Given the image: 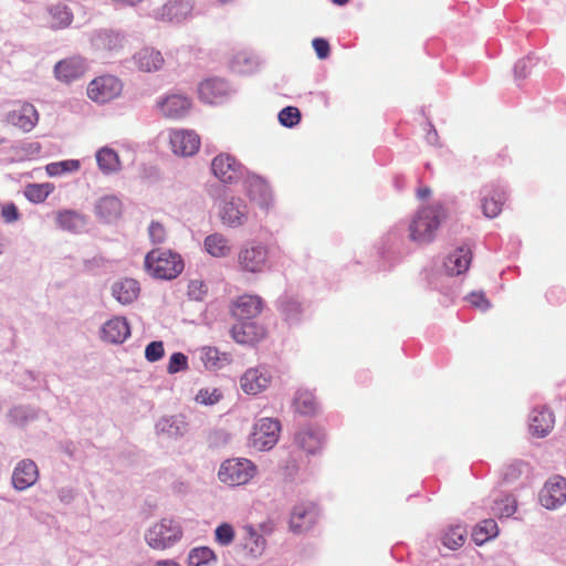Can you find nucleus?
<instances>
[{"label":"nucleus","instance_id":"50","mask_svg":"<svg viewBox=\"0 0 566 566\" xmlns=\"http://www.w3.org/2000/svg\"><path fill=\"white\" fill-rule=\"evenodd\" d=\"M277 118L282 126L292 128L300 123L301 113L297 107L286 106L280 111Z\"/></svg>","mask_w":566,"mask_h":566},{"label":"nucleus","instance_id":"58","mask_svg":"<svg viewBox=\"0 0 566 566\" xmlns=\"http://www.w3.org/2000/svg\"><path fill=\"white\" fill-rule=\"evenodd\" d=\"M312 44L318 59L323 60L328 57L331 48L329 43L325 39L315 38Z\"/></svg>","mask_w":566,"mask_h":566},{"label":"nucleus","instance_id":"36","mask_svg":"<svg viewBox=\"0 0 566 566\" xmlns=\"http://www.w3.org/2000/svg\"><path fill=\"white\" fill-rule=\"evenodd\" d=\"M243 531V546L248 551L249 555L253 558L262 556L266 547L264 536L252 525H245Z\"/></svg>","mask_w":566,"mask_h":566},{"label":"nucleus","instance_id":"55","mask_svg":"<svg viewBox=\"0 0 566 566\" xmlns=\"http://www.w3.org/2000/svg\"><path fill=\"white\" fill-rule=\"evenodd\" d=\"M148 235L154 244L164 243L167 238L165 227L158 221H151L148 227Z\"/></svg>","mask_w":566,"mask_h":566},{"label":"nucleus","instance_id":"56","mask_svg":"<svg viewBox=\"0 0 566 566\" xmlns=\"http://www.w3.org/2000/svg\"><path fill=\"white\" fill-rule=\"evenodd\" d=\"M207 294V285L201 280H191L188 285V295L191 300L201 301Z\"/></svg>","mask_w":566,"mask_h":566},{"label":"nucleus","instance_id":"14","mask_svg":"<svg viewBox=\"0 0 566 566\" xmlns=\"http://www.w3.org/2000/svg\"><path fill=\"white\" fill-rule=\"evenodd\" d=\"M232 88L230 84L219 77L208 78L200 83L198 93L202 102L208 104H217L222 102L230 93Z\"/></svg>","mask_w":566,"mask_h":566},{"label":"nucleus","instance_id":"12","mask_svg":"<svg viewBox=\"0 0 566 566\" xmlns=\"http://www.w3.org/2000/svg\"><path fill=\"white\" fill-rule=\"evenodd\" d=\"M541 504L548 510H556L566 502V479L555 476L548 480L539 494Z\"/></svg>","mask_w":566,"mask_h":566},{"label":"nucleus","instance_id":"40","mask_svg":"<svg viewBox=\"0 0 566 566\" xmlns=\"http://www.w3.org/2000/svg\"><path fill=\"white\" fill-rule=\"evenodd\" d=\"M229 66L235 73L247 74L256 69L258 61L251 52L244 50L237 52L231 57Z\"/></svg>","mask_w":566,"mask_h":566},{"label":"nucleus","instance_id":"45","mask_svg":"<svg viewBox=\"0 0 566 566\" xmlns=\"http://www.w3.org/2000/svg\"><path fill=\"white\" fill-rule=\"evenodd\" d=\"M40 410L31 406H17L10 409L9 418L18 426H25L38 418Z\"/></svg>","mask_w":566,"mask_h":566},{"label":"nucleus","instance_id":"7","mask_svg":"<svg viewBox=\"0 0 566 566\" xmlns=\"http://www.w3.org/2000/svg\"><path fill=\"white\" fill-rule=\"evenodd\" d=\"M123 84L119 78L113 75H104L93 80L87 87L88 97L98 103L105 104L122 93Z\"/></svg>","mask_w":566,"mask_h":566},{"label":"nucleus","instance_id":"62","mask_svg":"<svg viewBox=\"0 0 566 566\" xmlns=\"http://www.w3.org/2000/svg\"><path fill=\"white\" fill-rule=\"evenodd\" d=\"M521 474L520 464H512L504 474L505 480L515 479Z\"/></svg>","mask_w":566,"mask_h":566},{"label":"nucleus","instance_id":"21","mask_svg":"<svg viewBox=\"0 0 566 566\" xmlns=\"http://www.w3.org/2000/svg\"><path fill=\"white\" fill-rule=\"evenodd\" d=\"M130 336V327L125 317L116 316L105 322L101 338L111 344H122Z\"/></svg>","mask_w":566,"mask_h":566},{"label":"nucleus","instance_id":"25","mask_svg":"<svg viewBox=\"0 0 566 566\" xmlns=\"http://www.w3.org/2000/svg\"><path fill=\"white\" fill-rule=\"evenodd\" d=\"M233 325L231 333L237 343L253 344L264 336V328L252 319H238Z\"/></svg>","mask_w":566,"mask_h":566},{"label":"nucleus","instance_id":"64","mask_svg":"<svg viewBox=\"0 0 566 566\" xmlns=\"http://www.w3.org/2000/svg\"><path fill=\"white\" fill-rule=\"evenodd\" d=\"M156 566H180L178 563L171 559L159 560Z\"/></svg>","mask_w":566,"mask_h":566},{"label":"nucleus","instance_id":"30","mask_svg":"<svg viewBox=\"0 0 566 566\" xmlns=\"http://www.w3.org/2000/svg\"><path fill=\"white\" fill-rule=\"evenodd\" d=\"M123 211L120 199L114 195L99 198L95 203L96 216L105 222L117 220Z\"/></svg>","mask_w":566,"mask_h":566},{"label":"nucleus","instance_id":"28","mask_svg":"<svg viewBox=\"0 0 566 566\" xmlns=\"http://www.w3.org/2000/svg\"><path fill=\"white\" fill-rule=\"evenodd\" d=\"M554 422V415L546 407L534 408L530 415V430L538 438L547 436L553 429Z\"/></svg>","mask_w":566,"mask_h":566},{"label":"nucleus","instance_id":"33","mask_svg":"<svg viewBox=\"0 0 566 566\" xmlns=\"http://www.w3.org/2000/svg\"><path fill=\"white\" fill-rule=\"evenodd\" d=\"M247 189L250 199L261 208H268L271 200L272 193L269 185L258 176H249L247 178Z\"/></svg>","mask_w":566,"mask_h":566},{"label":"nucleus","instance_id":"19","mask_svg":"<svg viewBox=\"0 0 566 566\" xmlns=\"http://www.w3.org/2000/svg\"><path fill=\"white\" fill-rule=\"evenodd\" d=\"M7 120L23 132H30L36 125L39 115L32 104L22 103L8 113Z\"/></svg>","mask_w":566,"mask_h":566},{"label":"nucleus","instance_id":"49","mask_svg":"<svg viewBox=\"0 0 566 566\" xmlns=\"http://www.w3.org/2000/svg\"><path fill=\"white\" fill-rule=\"evenodd\" d=\"M80 161L75 159L63 160L59 163H51L46 166V171L50 176H59L64 172H73L80 169Z\"/></svg>","mask_w":566,"mask_h":566},{"label":"nucleus","instance_id":"39","mask_svg":"<svg viewBox=\"0 0 566 566\" xmlns=\"http://www.w3.org/2000/svg\"><path fill=\"white\" fill-rule=\"evenodd\" d=\"M56 222L60 228L71 232H80L86 226L85 217L73 210H64L59 212Z\"/></svg>","mask_w":566,"mask_h":566},{"label":"nucleus","instance_id":"31","mask_svg":"<svg viewBox=\"0 0 566 566\" xmlns=\"http://www.w3.org/2000/svg\"><path fill=\"white\" fill-rule=\"evenodd\" d=\"M324 432L318 428L305 427L295 434V443L307 453H316L323 446Z\"/></svg>","mask_w":566,"mask_h":566},{"label":"nucleus","instance_id":"15","mask_svg":"<svg viewBox=\"0 0 566 566\" xmlns=\"http://www.w3.org/2000/svg\"><path fill=\"white\" fill-rule=\"evenodd\" d=\"M471 261L472 250L469 244H463L446 256L443 261V269L447 275H461L469 270Z\"/></svg>","mask_w":566,"mask_h":566},{"label":"nucleus","instance_id":"29","mask_svg":"<svg viewBox=\"0 0 566 566\" xmlns=\"http://www.w3.org/2000/svg\"><path fill=\"white\" fill-rule=\"evenodd\" d=\"M203 251L214 259H226L232 254V243L223 233L213 232L205 238Z\"/></svg>","mask_w":566,"mask_h":566},{"label":"nucleus","instance_id":"60","mask_svg":"<svg viewBox=\"0 0 566 566\" xmlns=\"http://www.w3.org/2000/svg\"><path fill=\"white\" fill-rule=\"evenodd\" d=\"M1 214H2L3 219L6 220V222H9V223L17 221L19 218L18 208L15 207L14 203L4 205L1 209Z\"/></svg>","mask_w":566,"mask_h":566},{"label":"nucleus","instance_id":"44","mask_svg":"<svg viewBox=\"0 0 566 566\" xmlns=\"http://www.w3.org/2000/svg\"><path fill=\"white\" fill-rule=\"evenodd\" d=\"M217 557L214 552L207 547H195L189 552L187 564L188 566H206L216 564Z\"/></svg>","mask_w":566,"mask_h":566},{"label":"nucleus","instance_id":"13","mask_svg":"<svg viewBox=\"0 0 566 566\" xmlns=\"http://www.w3.org/2000/svg\"><path fill=\"white\" fill-rule=\"evenodd\" d=\"M318 518L317 506L312 502L300 503L293 507L290 527L294 533L310 530Z\"/></svg>","mask_w":566,"mask_h":566},{"label":"nucleus","instance_id":"54","mask_svg":"<svg viewBox=\"0 0 566 566\" xmlns=\"http://www.w3.org/2000/svg\"><path fill=\"white\" fill-rule=\"evenodd\" d=\"M165 355L164 343L161 340L150 342L145 348V358L149 363H155L161 359Z\"/></svg>","mask_w":566,"mask_h":566},{"label":"nucleus","instance_id":"6","mask_svg":"<svg viewBox=\"0 0 566 566\" xmlns=\"http://www.w3.org/2000/svg\"><path fill=\"white\" fill-rule=\"evenodd\" d=\"M237 262L243 272L262 273L269 268V249L256 242L245 244L240 249Z\"/></svg>","mask_w":566,"mask_h":566},{"label":"nucleus","instance_id":"4","mask_svg":"<svg viewBox=\"0 0 566 566\" xmlns=\"http://www.w3.org/2000/svg\"><path fill=\"white\" fill-rule=\"evenodd\" d=\"M182 530L177 521L163 518L145 533L146 543L154 549H166L180 541Z\"/></svg>","mask_w":566,"mask_h":566},{"label":"nucleus","instance_id":"24","mask_svg":"<svg viewBox=\"0 0 566 566\" xmlns=\"http://www.w3.org/2000/svg\"><path fill=\"white\" fill-rule=\"evenodd\" d=\"M157 106L164 116L181 118L189 113L191 101L181 94H170L158 101Z\"/></svg>","mask_w":566,"mask_h":566},{"label":"nucleus","instance_id":"63","mask_svg":"<svg viewBox=\"0 0 566 566\" xmlns=\"http://www.w3.org/2000/svg\"><path fill=\"white\" fill-rule=\"evenodd\" d=\"M426 138H427V140H428V143H429V144H432V145H433V144L437 142V138H438L437 130H436V129H433V128H431V129L428 132V134H427Z\"/></svg>","mask_w":566,"mask_h":566},{"label":"nucleus","instance_id":"26","mask_svg":"<svg viewBox=\"0 0 566 566\" xmlns=\"http://www.w3.org/2000/svg\"><path fill=\"white\" fill-rule=\"evenodd\" d=\"M85 71L86 62L80 56L62 60L54 66V74L56 78L66 83L81 77Z\"/></svg>","mask_w":566,"mask_h":566},{"label":"nucleus","instance_id":"16","mask_svg":"<svg viewBox=\"0 0 566 566\" xmlns=\"http://www.w3.org/2000/svg\"><path fill=\"white\" fill-rule=\"evenodd\" d=\"M220 218L222 223L230 228L241 227L248 219V207L242 199L232 197L224 200Z\"/></svg>","mask_w":566,"mask_h":566},{"label":"nucleus","instance_id":"27","mask_svg":"<svg viewBox=\"0 0 566 566\" xmlns=\"http://www.w3.org/2000/svg\"><path fill=\"white\" fill-rule=\"evenodd\" d=\"M262 310V300L255 295H242L238 297L231 307V313L237 319H252Z\"/></svg>","mask_w":566,"mask_h":566},{"label":"nucleus","instance_id":"8","mask_svg":"<svg viewBox=\"0 0 566 566\" xmlns=\"http://www.w3.org/2000/svg\"><path fill=\"white\" fill-rule=\"evenodd\" d=\"M213 175L224 184H233L242 179L245 168L230 154H219L211 163Z\"/></svg>","mask_w":566,"mask_h":566},{"label":"nucleus","instance_id":"23","mask_svg":"<svg viewBox=\"0 0 566 566\" xmlns=\"http://www.w3.org/2000/svg\"><path fill=\"white\" fill-rule=\"evenodd\" d=\"M39 478L38 465L30 459L17 463L12 473V485L19 491L27 490L33 485Z\"/></svg>","mask_w":566,"mask_h":566},{"label":"nucleus","instance_id":"20","mask_svg":"<svg viewBox=\"0 0 566 566\" xmlns=\"http://www.w3.org/2000/svg\"><path fill=\"white\" fill-rule=\"evenodd\" d=\"M157 434L169 439H178L188 432L189 424L186 416L178 413L161 417L155 424Z\"/></svg>","mask_w":566,"mask_h":566},{"label":"nucleus","instance_id":"2","mask_svg":"<svg viewBox=\"0 0 566 566\" xmlns=\"http://www.w3.org/2000/svg\"><path fill=\"white\" fill-rule=\"evenodd\" d=\"M145 268L154 277L171 280L184 270L181 256L170 250L155 249L146 254Z\"/></svg>","mask_w":566,"mask_h":566},{"label":"nucleus","instance_id":"32","mask_svg":"<svg viewBox=\"0 0 566 566\" xmlns=\"http://www.w3.org/2000/svg\"><path fill=\"white\" fill-rule=\"evenodd\" d=\"M95 159L99 171L105 176L116 175L123 169L118 154L108 146L99 148Z\"/></svg>","mask_w":566,"mask_h":566},{"label":"nucleus","instance_id":"17","mask_svg":"<svg viewBox=\"0 0 566 566\" xmlns=\"http://www.w3.org/2000/svg\"><path fill=\"white\" fill-rule=\"evenodd\" d=\"M272 380V374L266 367L248 369L241 377V388L249 395H258L268 388Z\"/></svg>","mask_w":566,"mask_h":566},{"label":"nucleus","instance_id":"1","mask_svg":"<svg viewBox=\"0 0 566 566\" xmlns=\"http://www.w3.org/2000/svg\"><path fill=\"white\" fill-rule=\"evenodd\" d=\"M447 218V210L441 203L426 206L417 211L409 224V240L418 245L434 241L437 231Z\"/></svg>","mask_w":566,"mask_h":566},{"label":"nucleus","instance_id":"47","mask_svg":"<svg viewBox=\"0 0 566 566\" xmlns=\"http://www.w3.org/2000/svg\"><path fill=\"white\" fill-rule=\"evenodd\" d=\"M515 511L516 502L512 495L505 494L501 497L494 499V505L492 506V512L494 515L500 517H510L515 513Z\"/></svg>","mask_w":566,"mask_h":566},{"label":"nucleus","instance_id":"48","mask_svg":"<svg viewBox=\"0 0 566 566\" xmlns=\"http://www.w3.org/2000/svg\"><path fill=\"white\" fill-rule=\"evenodd\" d=\"M222 399V392L217 388H201L195 396V401L205 406H213Z\"/></svg>","mask_w":566,"mask_h":566},{"label":"nucleus","instance_id":"35","mask_svg":"<svg viewBox=\"0 0 566 566\" xmlns=\"http://www.w3.org/2000/svg\"><path fill=\"white\" fill-rule=\"evenodd\" d=\"M112 294L120 304H130L139 294V283L134 279L116 281L112 286Z\"/></svg>","mask_w":566,"mask_h":566},{"label":"nucleus","instance_id":"41","mask_svg":"<svg viewBox=\"0 0 566 566\" xmlns=\"http://www.w3.org/2000/svg\"><path fill=\"white\" fill-rule=\"evenodd\" d=\"M295 411L303 416H313L317 411V402L308 390H298L294 398Z\"/></svg>","mask_w":566,"mask_h":566},{"label":"nucleus","instance_id":"9","mask_svg":"<svg viewBox=\"0 0 566 566\" xmlns=\"http://www.w3.org/2000/svg\"><path fill=\"white\" fill-rule=\"evenodd\" d=\"M408 252L409 249L405 239V229L402 227H395L389 230L382 239L380 248L381 258L390 262L391 265Z\"/></svg>","mask_w":566,"mask_h":566},{"label":"nucleus","instance_id":"43","mask_svg":"<svg viewBox=\"0 0 566 566\" xmlns=\"http://www.w3.org/2000/svg\"><path fill=\"white\" fill-rule=\"evenodd\" d=\"M499 533L497 524L494 520L489 518L482 521L475 526L472 538L476 545H482L489 539L495 537Z\"/></svg>","mask_w":566,"mask_h":566},{"label":"nucleus","instance_id":"46","mask_svg":"<svg viewBox=\"0 0 566 566\" xmlns=\"http://www.w3.org/2000/svg\"><path fill=\"white\" fill-rule=\"evenodd\" d=\"M467 537V530L461 525L451 526L442 536V543L450 549L461 547Z\"/></svg>","mask_w":566,"mask_h":566},{"label":"nucleus","instance_id":"34","mask_svg":"<svg viewBox=\"0 0 566 566\" xmlns=\"http://www.w3.org/2000/svg\"><path fill=\"white\" fill-rule=\"evenodd\" d=\"M137 67L143 72H156L164 65V56L154 48H144L134 55Z\"/></svg>","mask_w":566,"mask_h":566},{"label":"nucleus","instance_id":"59","mask_svg":"<svg viewBox=\"0 0 566 566\" xmlns=\"http://www.w3.org/2000/svg\"><path fill=\"white\" fill-rule=\"evenodd\" d=\"M532 56L518 60L514 65V74L517 78H524L530 73Z\"/></svg>","mask_w":566,"mask_h":566},{"label":"nucleus","instance_id":"10","mask_svg":"<svg viewBox=\"0 0 566 566\" xmlns=\"http://www.w3.org/2000/svg\"><path fill=\"white\" fill-rule=\"evenodd\" d=\"M171 150L179 156L195 155L200 147V138L193 130L174 129L169 133Z\"/></svg>","mask_w":566,"mask_h":566},{"label":"nucleus","instance_id":"18","mask_svg":"<svg viewBox=\"0 0 566 566\" xmlns=\"http://www.w3.org/2000/svg\"><path fill=\"white\" fill-rule=\"evenodd\" d=\"M125 42L122 32L109 29L96 30L91 35V44L96 51L117 52L124 48Z\"/></svg>","mask_w":566,"mask_h":566},{"label":"nucleus","instance_id":"61","mask_svg":"<svg viewBox=\"0 0 566 566\" xmlns=\"http://www.w3.org/2000/svg\"><path fill=\"white\" fill-rule=\"evenodd\" d=\"M59 497L64 503H70L74 499V492L72 489L62 488L59 490Z\"/></svg>","mask_w":566,"mask_h":566},{"label":"nucleus","instance_id":"5","mask_svg":"<svg viewBox=\"0 0 566 566\" xmlns=\"http://www.w3.org/2000/svg\"><path fill=\"white\" fill-rule=\"evenodd\" d=\"M281 431L279 420L273 418H261L254 426L249 436V446L256 451H266L272 449L277 440Z\"/></svg>","mask_w":566,"mask_h":566},{"label":"nucleus","instance_id":"22","mask_svg":"<svg viewBox=\"0 0 566 566\" xmlns=\"http://www.w3.org/2000/svg\"><path fill=\"white\" fill-rule=\"evenodd\" d=\"M193 4L189 0H169L156 13V18L168 22H181L191 15Z\"/></svg>","mask_w":566,"mask_h":566},{"label":"nucleus","instance_id":"57","mask_svg":"<svg viewBox=\"0 0 566 566\" xmlns=\"http://www.w3.org/2000/svg\"><path fill=\"white\" fill-rule=\"evenodd\" d=\"M467 300L472 306L482 311H486L490 307V302L483 292H472L467 296Z\"/></svg>","mask_w":566,"mask_h":566},{"label":"nucleus","instance_id":"42","mask_svg":"<svg viewBox=\"0 0 566 566\" xmlns=\"http://www.w3.org/2000/svg\"><path fill=\"white\" fill-rule=\"evenodd\" d=\"M279 308L289 323H295L302 314V305L293 296L284 295L279 300Z\"/></svg>","mask_w":566,"mask_h":566},{"label":"nucleus","instance_id":"3","mask_svg":"<svg viewBox=\"0 0 566 566\" xmlns=\"http://www.w3.org/2000/svg\"><path fill=\"white\" fill-rule=\"evenodd\" d=\"M256 465L245 458L224 460L218 471L219 480L229 486L247 484L256 474Z\"/></svg>","mask_w":566,"mask_h":566},{"label":"nucleus","instance_id":"37","mask_svg":"<svg viewBox=\"0 0 566 566\" xmlns=\"http://www.w3.org/2000/svg\"><path fill=\"white\" fill-rule=\"evenodd\" d=\"M73 21L71 9L64 3L52 4L48 8V24L53 30L67 28Z\"/></svg>","mask_w":566,"mask_h":566},{"label":"nucleus","instance_id":"38","mask_svg":"<svg viewBox=\"0 0 566 566\" xmlns=\"http://www.w3.org/2000/svg\"><path fill=\"white\" fill-rule=\"evenodd\" d=\"M199 358L206 369H220L231 361L230 355L220 352L217 347H203L199 352Z\"/></svg>","mask_w":566,"mask_h":566},{"label":"nucleus","instance_id":"51","mask_svg":"<svg viewBox=\"0 0 566 566\" xmlns=\"http://www.w3.org/2000/svg\"><path fill=\"white\" fill-rule=\"evenodd\" d=\"M49 195V185L33 184L25 188V197L32 202H43Z\"/></svg>","mask_w":566,"mask_h":566},{"label":"nucleus","instance_id":"52","mask_svg":"<svg viewBox=\"0 0 566 566\" xmlns=\"http://www.w3.org/2000/svg\"><path fill=\"white\" fill-rule=\"evenodd\" d=\"M234 534L231 524L222 523L214 531L216 542L221 546H229L234 539Z\"/></svg>","mask_w":566,"mask_h":566},{"label":"nucleus","instance_id":"11","mask_svg":"<svg viewBox=\"0 0 566 566\" xmlns=\"http://www.w3.org/2000/svg\"><path fill=\"white\" fill-rule=\"evenodd\" d=\"M481 208L486 218H495L502 210L506 200V191L503 186L490 184L481 190Z\"/></svg>","mask_w":566,"mask_h":566},{"label":"nucleus","instance_id":"53","mask_svg":"<svg viewBox=\"0 0 566 566\" xmlns=\"http://www.w3.org/2000/svg\"><path fill=\"white\" fill-rule=\"evenodd\" d=\"M188 367V357L185 354L177 352L174 353L169 358L167 373L174 375L187 370Z\"/></svg>","mask_w":566,"mask_h":566}]
</instances>
